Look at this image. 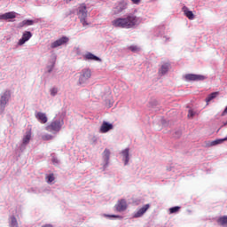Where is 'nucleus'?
Segmentation results:
<instances>
[{
  "label": "nucleus",
  "mask_w": 227,
  "mask_h": 227,
  "mask_svg": "<svg viewBox=\"0 0 227 227\" xmlns=\"http://www.w3.org/2000/svg\"><path fill=\"white\" fill-rule=\"evenodd\" d=\"M138 19L134 14H129L125 18H117L112 21L114 27H121V29H131L138 22Z\"/></svg>",
  "instance_id": "1"
},
{
  "label": "nucleus",
  "mask_w": 227,
  "mask_h": 227,
  "mask_svg": "<svg viewBox=\"0 0 227 227\" xmlns=\"http://www.w3.org/2000/svg\"><path fill=\"white\" fill-rule=\"evenodd\" d=\"M63 127V121H53L48 126L45 127V130L48 132H52L53 134H58L61 128Z\"/></svg>",
  "instance_id": "2"
},
{
  "label": "nucleus",
  "mask_w": 227,
  "mask_h": 227,
  "mask_svg": "<svg viewBox=\"0 0 227 227\" xmlns=\"http://www.w3.org/2000/svg\"><path fill=\"white\" fill-rule=\"evenodd\" d=\"M10 98H12V91L11 90H5L4 93H2L0 97V107L4 111L8 102H10Z\"/></svg>",
  "instance_id": "3"
},
{
  "label": "nucleus",
  "mask_w": 227,
  "mask_h": 227,
  "mask_svg": "<svg viewBox=\"0 0 227 227\" xmlns=\"http://www.w3.org/2000/svg\"><path fill=\"white\" fill-rule=\"evenodd\" d=\"M90 78H91V70L83 69L79 78V83L84 84V82H86V81H88V79H90Z\"/></svg>",
  "instance_id": "4"
},
{
  "label": "nucleus",
  "mask_w": 227,
  "mask_h": 227,
  "mask_svg": "<svg viewBox=\"0 0 227 227\" xmlns=\"http://www.w3.org/2000/svg\"><path fill=\"white\" fill-rule=\"evenodd\" d=\"M69 40L70 39L68 37L62 36L59 40H56L53 43H51V49H56L57 47H61V45H65V43H68Z\"/></svg>",
  "instance_id": "5"
},
{
  "label": "nucleus",
  "mask_w": 227,
  "mask_h": 227,
  "mask_svg": "<svg viewBox=\"0 0 227 227\" xmlns=\"http://www.w3.org/2000/svg\"><path fill=\"white\" fill-rule=\"evenodd\" d=\"M78 19H87L88 17V10L86 8V4H82L78 7V12H77Z\"/></svg>",
  "instance_id": "6"
},
{
  "label": "nucleus",
  "mask_w": 227,
  "mask_h": 227,
  "mask_svg": "<svg viewBox=\"0 0 227 227\" xmlns=\"http://www.w3.org/2000/svg\"><path fill=\"white\" fill-rule=\"evenodd\" d=\"M127 200H125V199H121V200H118L115 205V210H117V212H125V210H127Z\"/></svg>",
  "instance_id": "7"
},
{
  "label": "nucleus",
  "mask_w": 227,
  "mask_h": 227,
  "mask_svg": "<svg viewBox=\"0 0 227 227\" xmlns=\"http://www.w3.org/2000/svg\"><path fill=\"white\" fill-rule=\"evenodd\" d=\"M185 81H205V76L201 74H188L184 75Z\"/></svg>",
  "instance_id": "8"
},
{
  "label": "nucleus",
  "mask_w": 227,
  "mask_h": 227,
  "mask_svg": "<svg viewBox=\"0 0 227 227\" xmlns=\"http://www.w3.org/2000/svg\"><path fill=\"white\" fill-rule=\"evenodd\" d=\"M148 208H150V204H146L143 206L140 209L137 210V213L133 215V217L135 219H137L138 217H143V215L146 214V211L148 210Z\"/></svg>",
  "instance_id": "9"
},
{
  "label": "nucleus",
  "mask_w": 227,
  "mask_h": 227,
  "mask_svg": "<svg viewBox=\"0 0 227 227\" xmlns=\"http://www.w3.org/2000/svg\"><path fill=\"white\" fill-rule=\"evenodd\" d=\"M31 36H33V34L31 32L27 31L22 35V38L20 39L18 45H24L26 42L29 41L31 39Z\"/></svg>",
  "instance_id": "10"
},
{
  "label": "nucleus",
  "mask_w": 227,
  "mask_h": 227,
  "mask_svg": "<svg viewBox=\"0 0 227 227\" xmlns=\"http://www.w3.org/2000/svg\"><path fill=\"white\" fill-rule=\"evenodd\" d=\"M103 160L105 162V168H107L109 166V159L111 157V151L109 149H105V151L102 153Z\"/></svg>",
  "instance_id": "11"
},
{
  "label": "nucleus",
  "mask_w": 227,
  "mask_h": 227,
  "mask_svg": "<svg viewBox=\"0 0 227 227\" xmlns=\"http://www.w3.org/2000/svg\"><path fill=\"white\" fill-rule=\"evenodd\" d=\"M17 17L14 12H5L0 15V20H10L11 19H15Z\"/></svg>",
  "instance_id": "12"
},
{
  "label": "nucleus",
  "mask_w": 227,
  "mask_h": 227,
  "mask_svg": "<svg viewBox=\"0 0 227 227\" xmlns=\"http://www.w3.org/2000/svg\"><path fill=\"white\" fill-rule=\"evenodd\" d=\"M35 118L36 120H38V121H40V123H47L48 121V118H47V114L42 113V112H37L35 114Z\"/></svg>",
  "instance_id": "13"
},
{
  "label": "nucleus",
  "mask_w": 227,
  "mask_h": 227,
  "mask_svg": "<svg viewBox=\"0 0 227 227\" xmlns=\"http://www.w3.org/2000/svg\"><path fill=\"white\" fill-rule=\"evenodd\" d=\"M109 130H113V124L104 121L100 127V132L106 134V132H109Z\"/></svg>",
  "instance_id": "14"
},
{
  "label": "nucleus",
  "mask_w": 227,
  "mask_h": 227,
  "mask_svg": "<svg viewBox=\"0 0 227 227\" xmlns=\"http://www.w3.org/2000/svg\"><path fill=\"white\" fill-rule=\"evenodd\" d=\"M183 12H184L185 17H187V19H189V20H194V13H192V11H189V8H187V6L183 7Z\"/></svg>",
  "instance_id": "15"
},
{
  "label": "nucleus",
  "mask_w": 227,
  "mask_h": 227,
  "mask_svg": "<svg viewBox=\"0 0 227 227\" xmlns=\"http://www.w3.org/2000/svg\"><path fill=\"white\" fill-rule=\"evenodd\" d=\"M84 58H85V59H90L92 61H102V59H100V58L95 56L91 52H88L87 54H85Z\"/></svg>",
  "instance_id": "16"
},
{
  "label": "nucleus",
  "mask_w": 227,
  "mask_h": 227,
  "mask_svg": "<svg viewBox=\"0 0 227 227\" xmlns=\"http://www.w3.org/2000/svg\"><path fill=\"white\" fill-rule=\"evenodd\" d=\"M127 8V4L125 3H120L117 7H115L114 13H121L123 10Z\"/></svg>",
  "instance_id": "17"
},
{
  "label": "nucleus",
  "mask_w": 227,
  "mask_h": 227,
  "mask_svg": "<svg viewBox=\"0 0 227 227\" xmlns=\"http://www.w3.org/2000/svg\"><path fill=\"white\" fill-rule=\"evenodd\" d=\"M122 153V157H123V160H124V165L127 166V164H129V148L123 150L121 152Z\"/></svg>",
  "instance_id": "18"
},
{
  "label": "nucleus",
  "mask_w": 227,
  "mask_h": 227,
  "mask_svg": "<svg viewBox=\"0 0 227 227\" xmlns=\"http://www.w3.org/2000/svg\"><path fill=\"white\" fill-rule=\"evenodd\" d=\"M168 70H169V64L166 63L161 66L160 69L159 70V73L164 75V74H167Z\"/></svg>",
  "instance_id": "19"
},
{
  "label": "nucleus",
  "mask_w": 227,
  "mask_h": 227,
  "mask_svg": "<svg viewBox=\"0 0 227 227\" xmlns=\"http://www.w3.org/2000/svg\"><path fill=\"white\" fill-rule=\"evenodd\" d=\"M217 223L220 224V226H227V216H221L218 218Z\"/></svg>",
  "instance_id": "20"
},
{
  "label": "nucleus",
  "mask_w": 227,
  "mask_h": 227,
  "mask_svg": "<svg viewBox=\"0 0 227 227\" xmlns=\"http://www.w3.org/2000/svg\"><path fill=\"white\" fill-rule=\"evenodd\" d=\"M33 24H35L34 20H25L20 24V27H24V26H33Z\"/></svg>",
  "instance_id": "21"
},
{
  "label": "nucleus",
  "mask_w": 227,
  "mask_h": 227,
  "mask_svg": "<svg viewBox=\"0 0 227 227\" xmlns=\"http://www.w3.org/2000/svg\"><path fill=\"white\" fill-rule=\"evenodd\" d=\"M217 95H219V92H213V93L209 94L207 96V98H206L207 104H208V102H211V100H214V98H215L217 97Z\"/></svg>",
  "instance_id": "22"
},
{
  "label": "nucleus",
  "mask_w": 227,
  "mask_h": 227,
  "mask_svg": "<svg viewBox=\"0 0 227 227\" xmlns=\"http://www.w3.org/2000/svg\"><path fill=\"white\" fill-rule=\"evenodd\" d=\"M129 51H130L131 52H139V51H141V48H139V46L137 45H131L128 47Z\"/></svg>",
  "instance_id": "23"
},
{
  "label": "nucleus",
  "mask_w": 227,
  "mask_h": 227,
  "mask_svg": "<svg viewBox=\"0 0 227 227\" xmlns=\"http://www.w3.org/2000/svg\"><path fill=\"white\" fill-rule=\"evenodd\" d=\"M29 141H31V133H27V134L23 137V145H27V144H29Z\"/></svg>",
  "instance_id": "24"
},
{
  "label": "nucleus",
  "mask_w": 227,
  "mask_h": 227,
  "mask_svg": "<svg viewBox=\"0 0 227 227\" xmlns=\"http://www.w3.org/2000/svg\"><path fill=\"white\" fill-rule=\"evenodd\" d=\"M223 141H226V139H218V140H214L210 143L209 146H215V145H221Z\"/></svg>",
  "instance_id": "25"
},
{
  "label": "nucleus",
  "mask_w": 227,
  "mask_h": 227,
  "mask_svg": "<svg viewBox=\"0 0 227 227\" xmlns=\"http://www.w3.org/2000/svg\"><path fill=\"white\" fill-rule=\"evenodd\" d=\"M54 137H52V135L47 134L42 137V139L43 141H51V139H53Z\"/></svg>",
  "instance_id": "26"
},
{
  "label": "nucleus",
  "mask_w": 227,
  "mask_h": 227,
  "mask_svg": "<svg viewBox=\"0 0 227 227\" xmlns=\"http://www.w3.org/2000/svg\"><path fill=\"white\" fill-rule=\"evenodd\" d=\"M180 210V207L176 206V207H173L169 208V213L170 214H176V212H178Z\"/></svg>",
  "instance_id": "27"
},
{
  "label": "nucleus",
  "mask_w": 227,
  "mask_h": 227,
  "mask_svg": "<svg viewBox=\"0 0 227 227\" xmlns=\"http://www.w3.org/2000/svg\"><path fill=\"white\" fill-rule=\"evenodd\" d=\"M18 223H17V218H15V216H11V225L13 227H17L18 226Z\"/></svg>",
  "instance_id": "28"
},
{
  "label": "nucleus",
  "mask_w": 227,
  "mask_h": 227,
  "mask_svg": "<svg viewBox=\"0 0 227 227\" xmlns=\"http://www.w3.org/2000/svg\"><path fill=\"white\" fill-rule=\"evenodd\" d=\"M104 217H109V218H114V219H121V215H103Z\"/></svg>",
  "instance_id": "29"
},
{
  "label": "nucleus",
  "mask_w": 227,
  "mask_h": 227,
  "mask_svg": "<svg viewBox=\"0 0 227 227\" xmlns=\"http://www.w3.org/2000/svg\"><path fill=\"white\" fill-rule=\"evenodd\" d=\"M48 184H52V181L55 180L54 174H50L47 176Z\"/></svg>",
  "instance_id": "30"
},
{
  "label": "nucleus",
  "mask_w": 227,
  "mask_h": 227,
  "mask_svg": "<svg viewBox=\"0 0 227 227\" xmlns=\"http://www.w3.org/2000/svg\"><path fill=\"white\" fill-rule=\"evenodd\" d=\"M196 114V112H194V110L190 109L188 111V118H194V115Z\"/></svg>",
  "instance_id": "31"
},
{
  "label": "nucleus",
  "mask_w": 227,
  "mask_h": 227,
  "mask_svg": "<svg viewBox=\"0 0 227 227\" xmlns=\"http://www.w3.org/2000/svg\"><path fill=\"white\" fill-rule=\"evenodd\" d=\"M57 94H58V89L57 88H52L51 90V95H52L54 97Z\"/></svg>",
  "instance_id": "32"
},
{
  "label": "nucleus",
  "mask_w": 227,
  "mask_h": 227,
  "mask_svg": "<svg viewBox=\"0 0 227 227\" xmlns=\"http://www.w3.org/2000/svg\"><path fill=\"white\" fill-rule=\"evenodd\" d=\"M80 21L82 26H88V22L86 21V18H80Z\"/></svg>",
  "instance_id": "33"
},
{
  "label": "nucleus",
  "mask_w": 227,
  "mask_h": 227,
  "mask_svg": "<svg viewBox=\"0 0 227 227\" xmlns=\"http://www.w3.org/2000/svg\"><path fill=\"white\" fill-rule=\"evenodd\" d=\"M133 4H139L141 3V0H131Z\"/></svg>",
  "instance_id": "34"
},
{
  "label": "nucleus",
  "mask_w": 227,
  "mask_h": 227,
  "mask_svg": "<svg viewBox=\"0 0 227 227\" xmlns=\"http://www.w3.org/2000/svg\"><path fill=\"white\" fill-rule=\"evenodd\" d=\"M52 68H54V64H52L51 66L48 67V72L49 73L52 72Z\"/></svg>",
  "instance_id": "35"
},
{
  "label": "nucleus",
  "mask_w": 227,
  "mask_h": 227,
  "mask_svg": "<svg viewBox=\"0 0 227 227\" xmlns=\"http://www.w3.org/2000/svg\"><path fill=\"white\" fill-rule=\"evenodd\" d=\"M224 114H227V106H226V108L224 109V111L223 112L222 116H224Z\"/></svg>",
  "instance_id": "36"
},
{
  "label": "nucleus",
  "mask_w": 227,
  "mask_h": 227,
  "mask_svg": "<svg viewBox=\"0 0 227 227\" xmlns=\"http://www.w3.org/2000/svg\"><path fill=\"white\" fill-rule=\"evenodd\" d=\"M42 227H52L51 224H46V225H43Z\"/></svg>",
  "instance_id": "37"
}]
</instances>
